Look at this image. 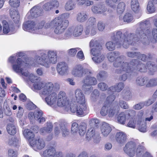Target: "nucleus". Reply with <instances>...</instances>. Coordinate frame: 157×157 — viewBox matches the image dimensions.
I'll list each match as a JSON object with an SVG mask.
<instances>
[{
  "label": "nucleus",
  "instance_id": "c85d7f7f",
  "mask_svg": "<svg viewBox=\"0 0 157 157\" xmlns=\"http://www.w3.org/2000/svg\"><path fill=\"white\" fill-rule=\"evenodd\" d=\"M59 152H57L53 147H50L48 149L44 151L43 155L45 157H56L57 154H59Z\"/></svg>",
  "mask_w": 157,
  "mask_h": 157
},
{
  "label": "nucleus",
  "instance_id": "6e6d98bb",
  "mask_svg": "<svg viewBox=\"0 0 157 157\" xmlns=\"http://www.w3.org/2000/svg\"><path fill=\"white\" fill-rule=\"evenodd\" d=\"M136 121L135 118H131L127 124L128 126L132 128H135L136 127Z\"/></svg>",
  "mask_w": 157,
  "mask_h": 157
},
{
  "label": "nucleus",
  "instance_id": "13d9d810",
  "mask_svg": "<svg viewBox=\"0 0 157 157\" xmlns=\"http://www.w3.org/2000/svg\"><path fill=\"white\" fill-rule=\"evenodd\" d=\"M105 25L104 23L102 21H99L97 24V28L100 32H103L105 29Z\"/></svg>",
  "mask_w": 157,
  "mask_h": 157
},
{
  "label": "nucleus",
  "instance_id": "9d476101",
  "mask_svg": "<svg viewBox=\"0 0 157 157\" xmlns=\"http://www.w3.org/2000/svg\"><path fill=\"white\" fill-rule=\"evenodd\" d=\"M107 59L110 62H113L115 61L113 65L114 67H120V69H117L115 70V73L117 70H122V66L123 63H126L124 62L123 60L125 58L123 56H120V53L117 51L111 52L108 53L107 55ZM117 74H118L117 73Z\"/></svg>",
  "mask_w": 157,
  "mask_h": 157
},
{
  "label": "nucleus",
  "instance_id": "bb28decb",
  "mask_svg": "<svg viewBox=\"0 0 157 157\" xmlns=\"http://www.w3.org/2000/svg\"><path fill=\"white\" fill-rule=\"evenodd\" d=\"M101 133L105 137H107L112 131V128L109 124L103 122L100 127Z\"/></svg>",
  "mask_w": 157,
  "mask_h": 157
},
{
  "label": "nucleus",
  "instance_id": "dca6fc26",
  "mask_svg": "<svg viewBox=\"0 0 157 157\" xmlns=\"http://www.w3.org/2000/svg\"><path fill=\"white\" fill-rule=\"evenodd\" d=\"M69 109L71 112L75 113L76 112V114L78 115H82L87 113V107H85V109H83L80 105L75 103H69Z\"/></svg>",
  "mask_w": 157,
  "mask_h": 157
},
{
  "label": "nucleus",
  "instance_id": "79ce46f5",
  "mask_svg": "<svg viewBox=\"0 0 157 157\" xmlns=\"http://www.w3.org/2000/svg\"><path fill=\"white\" fill-rule=\"evenodd\" d=\"M119 19L120 20H123L124 22H129L132 21L133 17L131 14L127 13L124 15L123 18V17L120 15L119 17Z\"/></svg>",
  "mask_w": 157,
  "mask_h": 157
},
{
  "label": "nucleus",
  "instance_id": "c9c22d12",
  "mask_svg": "<svg viewBox=\"0 0 157 157\" xmlns=\"http://www.w3.org/2000/svg\"><path fill=\"white\" fill-rule=\"evenodd\" d=\"M148 81V78L146 77L139 76L137 77L136 80V85L139 86H143L146 85Z\"/></svg>",
  "mask_w": 157,
  "mask_h": 157
},
{
  "label": "nucleus",
  "instance_id": "3c124183",
  "mask_svg": "<svg viewBox=\"0 0 157 157\" xmlns=\"http://www.w3.org/2000/svg\"><path fill=\"white\" fill-rule=\"evenodd\" d=\"M99 94L98 91L96 89L94 90L91 94V99L93 101L95 102L97 101L98 99Z\"/></svg>",
  "mask_w": 157,
  "mask_h": 157
},
{
  "label": "nucleus",
  "instance_id": "4d7b16f0",
  "mask_svg": "<svg viewBox=\"0 0 157 157\" xmlns=\"http://www.w3.org/2000/svg\"><path fill=\"white\" fill-rule=\"evenodd\" d=\"M80 49V48H71L68 50V53L70 56H74L75 55L77 51L79 50Z\"/></svg>",
  "mask_w": 157,
  "mask_h": 157
},
{
  "label": "nucleus",
  "instance_id": "69168bd1",
  "mask_svg": "<svg viewBox=\"0 0 157 157\" xmlns=\"http://www.w3.org/2000/svg\"><path fill=\"white\" fill-rule=\"evenodd\" d=\"M117 1V0H106V3L110 7L115 8L116 6L115 4Z\"/></svg>",
  "mask_w": 157,
  "mask_h": 157
},
{
  "label": "nucleus",
  "instance_id": "f704fd0d",
  "mask_svg": "<svg viewBox=\"0 0 157 157\" xmlns=\"http://www.w3.org/2000/svg\"><path fill=\"white\" fill-rule=\"evenodd\" d=\"M6 130L9 134L14 135L17 132V128L14 123H8L6 126Z\"/></svg>",
  "mask_w": 157,
  "mask_h": 157
},
{
  "label": "nucleus",
  "instance_id": "aec40b11",
  "mask_svg": "<svg viewBox=\"0 0 157 157\" xmlns=\"http://www.w3.org/2000/svg\"><path fill=\"white\" fill-rule=\"evenodd\" d=\"M56 70L58 73L59 75H64L67 74L68 71V65L64 62H59L57 64Z\"/></svg>",
  "mask_w": 157,
  "mask_h": 157
},
{
  "label": "nucleus",
  "instance_id": "a878e982",
  "mask_svg": "<svg viewBox=\"0 0 157 157\" xmlns=\"http://www.w3.org/2000/svg\"><path fill=\"white\" fill-rule=\"evenodd\" d=\"M127 139V135L124 132L120 131L116 133L115 140L120 145H122L125 142Z\"/></svg>",
  "mask_w": 157,
  "mask_h": 157
},
{
  "label": "nucleus",
  "instance_id": "37998d69",
  "mask_svg": "<svg viewBox=\"0 0 157 157\" xmlns=\"http://www.w3.org/2000/svg\"><path fill=\"white\" fill-rule=\"evenodd\" d=\"M157 86V78L150 79L148 78V81L146 84V87H152Z\"/></svg>",
  "mask_w": 157,
  "mask_h": 157
},
{
  "label": "nucleus",
  "instance_id": "6e6552de",
  "mask_svg": "<svg viewBox=\"0 0 157 157\" xmlns=\"http://www.w3.org/2000/svg\"><path fill=\"white\" fill-rule=\"evenodd\" d=\"M94 72L88 64H85L75 65L72 70L71 74L75 77L82 78L85 75H93Z\"/></svg>",
  "mask_w": 157,
  "mask_h": 157
},
{
  "label": "nucleus",
  "instance_id": "9b49d317",
  "mask_svg": "<svg viewBox=\"0 0 157 157\" xmlns=\"http://www.w3.org/2000/svg\"><path fill=\"white\" fill-rule=\"evenodd\" d=\"M91 75H86V76L82 80L83 84L82 86V89L85 93H90L93 89L91 86L95 85L97 83L96 78L94 77L90 76Z\"/></svg>",
  "mask_w": 157,
  "mask_h": 157
},
{
  "label": "nucleus",
  "instance_id": "a19ab883",
  "mask_svg": "<svg viewBox=\"0 0 157 157\" xmlns=\"http://www.w3.org/2000/svg\"><path fill=\"white\" fill-rule=\"evenodd\" d=\"M75 6L74 0H68L65 5V9L68 11L71 10L75 8Z\"/></svg>",
  "mask_w": 157,
  "mask_h": 157
},
{
  "label": "nucleus",
  "instance_id": "603ef678",
  "mask_svg": "<svg viewBox=\"0 0 157 157\" xmlns=\"http://www.w3.org/2000/svg\"><path fill=\"white\" fill-rule=\"evenodd\" d=\"M79 128V126L78 123L76 122L73 123L72 124L71 133L73 134L77 133L78 131Z\"/></svg>",
  "mask_w": 157,
  "mask_h": 157
},
{
  "label": "nucleus",
  "instance_id": "774afa93",
  "mask_svg": "<svg viewBox=\"0 0 157 157\" xmlns=\"http://www.w3.org/2000/svg\"><path fill=\"white\" fill-rule=\"evenodd\" d=\"M46 129L48 133H50L52 130L53 125L51 122H47L46 123Z\"/></svg>",
  "mask_w": 157,
  "mask_h": 157
},
{
  "label": "nucleus",
  "instance_id": "49530a36",
  "mask_svg": "<svg viewBox=\"0 0 157 157\" xmlns=\"http://www.w3.org/2000/svg\"><path fill=\"white\" fill-rule=\"evenodd\" d=\"M87 128L86 125L82 123L79 126L78 133L81 136H83L86 133Z\"/></svg>",
  "mask_w": 157,
  "mask_h": 157
},
{
  "label": "nucleus",
  "instance_id": "1a4fd4ad",
  "mask_svg": "<svg viewBox=\"0 0 157 157\" xmlns=\"http://www.w3.org/2000/svg\"><path fill=\"white\" fill-rule=\"evenodd\" d=\"M44 24V21L36 24L33 21H28L24 23L22 28L25 31L33 33L46 35V33L42 32V29Z\"/></svg>",
  "mask_w": 157,
  "mask_h": 157
},
{
  "label": "nucleus",
  "instance_id": "8fccbe9b",
  "mask_svg": "<svg viewBox=\"0 0 157 157\" xmlns=\"http://www.w3.org/2000/svg\"><path fill=\"white\" fill-rule=\"evenodd\" d=\"M105 45L107 49L109 51H112L115 49L116 44L112 41L107 42Z\"/></svg>",
  "mask_w": 157,
  "mask_h": 157
},
{
  "label": "nucleus",
  "instance_id": "c03bdc74",
  "mask_svg": "<svg viewBox=\"0 0 157 157\" xmlns=\"http://www.w3.org/2000/svg\"><path fill=\"white\" fill-rule=\"evenodd\" d=\"M145 116L144 115V112L143 110L140 111L138 113L135 119L136 121L138 124H139L142 122Z\"/></svg>",
  "mask_w": 157,
  "mask_h": 157
},
{
  "label": "nucleus",
  "instance_id": "09e8293b",
  "mask_svg": "<svg viewBox=\"0 0 157 157\" xmlns=\"http://www.w3.org/2000/svg\"><path fill=\"white\" fill-rule=\"evenodd\" d=\"M125 5L124 3L123 2H120L118 5L117 8V11L119 14L122 13L125 10Z\"/></svg>",
  "mask_w": 157,
  "mask_h": 157
},
{
  "label": "nucleus",
  "instance_id": "338daca9",
  "mask_svg": "<svg viewBox=\"0 0 157 157\" xmlns=\"http://www.w3.org/2000/svg\"><path fill=\"white\" fill-rule=\"evenodd\" d=\"M4 113L7 116H10L12 114V112L9 107L6 104L4 105Z\"/></svg>",
  "mask_w": 157,
  "mask_h": 157
},
{
  "label": "nucleus",
  "instance_id": "de8ad7c7",
  "mask_svg": "<svg viewBox=\"0 0 157 157\" xmlns=\"http://www.w3.org/2000/svg\"><path fill=\"white\" fill-rule=\"evenodd\" d=\"M126 118V114L124 112H121L117 117V121L119 123L124 124H125Z\"/></svg>",
  "mask_w": 157,
  "mask_h": 157
},
{
  "label": "nucleus",
  "instance_id": "0eeeda50",
  "mask_svg": "<svg viewBox=\"0 0 157 157\" xmlns=\"http://www.w3.org/2000/svg\"><path fill=\"white\" fill-rule=\"evenodd\" d=\"M54 86L49 84L47 86V90L41 92L40 94H43V96H46L45 100L47 104L52 106L55 107L56 105V101L57 100V94L53 91Z\"/></svg>",
  "mask_w": 157,
  "mask_h": 157
},
{
  "label": "nucleus",
  "instance_id": "393cba45",
  "mask_svg": "<svg viewBox=\"0 0 157 157\" xmlns=\"http://www.w3.org/2000/svg\"><path fill=\"white\" fill-rule=\"evenodd\" d=\"M59 5V2L57 0H52L45 3L43 6V8L45 11H49L54 8H57Z\"/></svg>",
  "mask_w": 157,
  "mask_h": 157
},
{
  "label": "nucleus",
  "instance_id": "0e129e2a",
  "mask_svg": "<svg viewBox=\"0 0 157 157\" xmlns=\"http://www.w3.org/2000/svg\"><path fill=\"white\" fill-rule=\"evenodd\" d=\"M127 56L129 57L134 58L140 55V52H128L126 53Z\"/></svg>",
  "mask_w": 157,
  "mask_h": 157
},
{
  "label": "nucleus",
  "instance_id": "f8f14e48",
  "mask_svg": "<svg viewBox=\"0 0 157 157\" xmlns=\"http://www.w3.org/2000/svg\"><path fill=\"white\" fill-rule=\"evenodd\" d=\"M57 101V105L58 106L63 107L67 111L69 110L70 101L65 92L63 91L59 92Z\"/></svg>",
  "mask_w": 157,
  "mask_h": 157
},
{
  "label": "nucleus",
  "instance_id": "a18cd8bd",
  "mask_svg": "<svg viewBox=\"0 0 157 157\" xmlns=\"http://www.w3.org/2000/svg\"><path fill=\"white\" fill-rule=\"evenodd\" d=\"M105 59L104 56L102 54L100 55H96L92 58V59L96 63H99L102 62Z\"/></svg>",
  "mask_w": 157,
  "mask_h": 157
},
{
  "label": "nucleus",
  "instance_id": "864d4df0",
  "mask_svg": "<svg viewBox=\"0 0 157 157\" xmlns=\"http://www.w3.org/2000/svg\"><path fill=\"white\" fill-rule=\"evenodd\" d=\"M147 10L149 13H154L155 11V6L151 2H149L147 7Z\"/></svg>",
  "mask_w": 157,
  "mask_h": 157
},
{
  "label": "nucleus",
  "instance_id": "39448f33",
  "mask_svg": "<svg viewBox=\"0 0 157 157\" xmlns=\"http://www.w3.org/2000/svg\"><path fill=\"white\" fill-rule=\"evenodd\" d=\"M27 66V64L23 61L21 58H19L17 59L16 63L13 65L12 68L13 70L17 73H21L26 77L29 76V78L30 81L34 83L40 78H38L32 73L29 75Z\"/></svg>",
  "mask_w": 157,
  "mask_h": 157
},
{
  "label": "nucleus",
  "instance_id": "5fc2aeb1",
  "mask_svg": "<svg viewBox=\"0 0 157 157\" xmlns=\"http://www.w3.org/2000/svg\"><path fill=\"white\" fill-rule=\"evenodd\" d=\"M113 94H111L112 95L109 96L107 97L105 104L108 105H111L110 104L115 99V96Z\"/></svg>",
  "mask_w": 157,
  "mask_h": 157
},
{
  "label": "nucleus",
  "instance_id": "c756f323",
  "mask_svg": "<svg viewBox=\"0 0 157 157\" xmlns=\"http://www.w3.org/2000/svg\"><path fill=\"white\" fill-rule=\"evenodd\" d=\"M97 33V30L96 28L94 26L87 27L84 30L83 36L86 37L90 35L93 36L95 35Z\"/></svg>",
  "mask_w": 157,
  "mask_h": 157
},
{
  "label": "nucleus",
  "instance_id": "412c9836",
  "mask_svg": "<svg viewBox=\"0 0 157 157\" xmlns=\"http://www.w3.org/2000/svg\"><path fill=\"white\" fill-rule=\"evenodd\" d=\"M41 14V11L40 7L35 6L32 8L27 15L26 17H27L29 19H31L40 16Z\"/></svg>",
  "mask_w": 157,
  "mask_h": 157
},
{
  "label": "nucleus",
  "instance_id": "a211bd4d",
  "mask_svg": "<svg viewBox=\"0 0 157 157\" xmlns=\"http://www.w3.org/2000/svg\"><path fill=\"white\" fill-rule=\"evenodd\" d=\"M91 11L95 14L105 15L107 9L104 4L99 3L93 5L92 7Z\"/></svg>",
  "mask_w": 157,
  "mask_h": 157
},
{
  "label": "nucleus",
  "instance_id": "5701e85b",
  "mask_svg": "<svg viewBox=\"0 0 157 157\" xmlns=\"http://www.w3.org/2000/svg\"><path fill=\"white\" fill-rule=\"evenodd\" d=\"M30 145L37 149L41 150L46 145L45 141L42 138L38 139L37 140L35 139L30 142Z\"/></svg>",
  "mask_w": 157,
  "mask_h": 157
},
{
  "label": "nucleus",
  "instance_id": "e2e57ef3",
  "mask_svg": "<svg viewBox=\"0 0 157 157\" xmlns=\"http://www.w3.org/2000/svg\"><path fill=\"white\" fill-rule=\"evenodd\" d=\"M152 35L153 38L152 42L157 43V29L153 28L152 30Z\"/></svg>",
  "mask_w": 157,
  "mask_h": 157
},
{
  "label": "nucleus",
  "instance_id": "2f4dec72",
  "mask_svg": "<svg viewBox=\"0 0 157 157\" xmlns=\"http://www.w3.org/2000/svg\"><path fill=\"white\" fill-rule=\"evenodd\" d=\"M10 14L11 18L15 23H17L19 22L20 20V16L18 12L15 9H10Z\"/></svg>",
  "mask_w": 157,
  "mask_h": 157
},
{
  "label": "nucleus",
  "instance_id": "7ed1b4c3",
  "mask_svg": "<svg viewBox=\"0 0 157 157\" xmlns=\"http://www.w3.org/2000/svg\"><path fill=\"white\" fill-rule=\"evenodd\" d=\"M57 60V55L56 52L49 51L46 54L42 51H39L36 53L32 64L35 67L41 65L46 68H49L51 63H55Z\"/></svg>",
  "mask_w": 157,
  "mask_h": 157
},
{
  "label": "nucleus",
  "instance_id": "7c9ffc66",
  "mask_svg": "<svg viewBox=\"0 0 157 157\" xmlns=\"http://www.w3.org/2000/svg\"><path fill=\"white\" fill-rule=\"evenodd\" d=\"M88 18L87 13L85 11H82L77 14L76 19L78 22L83 23L85 22L87 19Z\"/></svg>",
  "mask_w": 157,
  "mask_h": 157
},
{
  "label": "nucleus",
  "instance_id": "72a5a7b5",
  "mask_svg": "<svg viewBox=\"0 0 157 157\" xmlns=\"http://www.w3.org/2000/svg\"><path fill=\"white\" fill-rule=\"evenodd\" d=\"M130 5L131 9L134 12L136 13L140 14L139 3L138 0H131Z\"/></svg>",
  "mask_w": 157,
  "mask_h": 157
},
{
  "label": "nucleus",
  "instance_id": "ddd939ff",
  "mask_svg": "<svg viewBox=\"0 0 157 157\" xmlns=\"http://www.w3.org/2000/svg\"><path fill=\"white\" fill-rule=\"evenodd\" d=\"M49 84L53 86V84L51 82H48L46 83L42 80L40 78L37 79L33 84L34 88L37 90H41L39 92V95L41 97L43 96V94H40L41 92L45 91L47 90V86H48Z\"/></svg>",
  "mask_w": 157,
  "mask_h": 157
},
{
  "label": "nucleus",
  "instance_id": "6ab92c4d",
  "mask_svg": "<svg viewBox=\"0 0 157 157\" xmlns=\"http://www.w3.org/2000/svg\"><path fill=\"white\" fill-rule=\"evenodd\" d=\"M86 138L88 140H94V142L96 143H98L100 140L99 135L95 132V129L93 128H90L87 131Z\"/></svg>",
  "mask_w": 157,
  "mask_h": 157
},
{
  "label": "nucleus",
  "instance_id": "f3484780",
  "mask_svg": "<svg viewBox=\"0 0 157 157\" xmlns=\"http://www.w3.org/2000/svg\"><path fill=\"white\" fill-rule=\"evenodd\" d=\"M90 47H93L90 50V53L93 56L100 55L101 54L102 47L96 40H92L90 42Z\"/></svg>",
  "mask_w": 157,
  "mask_h": 157
},
{
  "label": "nucleus",
  "instance_id": "f03ea898",
  "mask_svg": "<svg viewBox=\"0 0 157 157\" xmlns=\"http://www.w3.org/2000/svg\"><path fill=\"white\" fill-rule=\"evenodd\" d=\"M69 24L67 20H62L61 17H56L50 22L47 23L44 28H48L55 26L54 33L58 36L57 38L63 40L69 38L72 34L76 37L79 36L82 34L83 35L84 31L83 26L78 25L72 28H69L63 34V33L67 29Z\"/></svg>",
  "mask_w": 157,
  "mask_h": 157
},
{
  "label": "nucleus",
  "instance_id": "4468645a",
  "mask_svg": "<svg viewBox=\"0 0 157 157\" xmlns=\"http://www.w3.org/2000/svg\"><path fill=\"white\" fill-rule=\"evenodd\" d=\"M55 127L54 128V133L56 136H58L60 134V130L62 131V136L63 137L67 136L69 134V130L65 127L64 124L62 123H55L54 124Z\"/></svg>",
  "mask_w": 157,
  "mask_h": 157
},
{
  "label": "nucleus",
  "instance_id": "473e14b6",
  "mask_svg": "<svg viewBox=\"0 0 157 157\" xmlns=\"http://www.w3.org/2000/svg\"><path fill=\"white\" fill-rule=\"evenodd\" d=\"M107 108L108 115L110 117H113L119 110V108L117 106H113L112 105H109Z\"/></svg>",
  "mask_w": 157,
  "mask_h": 157
},
{
  "label": "nucleus",
  "instance_id": "58836bf2",
  "mask_svg": "<svg viewBox=\"0 0 157 157\" xmlns=\"http://www.w3.org/2000/svg\"><path fill=\"white\" fill-rule=\"evenodd\" d=\"M123 98L126 101L130 100L132 98L131 92L129 89H124L122 92Z\"/></svg>",
  "mask_w": 157,
  "mask_h": 157
},
{
  "label": "nucleus",
  "instance_id": "2eb2a0df",
  "mask_svg": "<svg viewBox=\"0 0 157 157\" xmlns=\"http://www.w3.org/2000/svg\"><path fill=\"white\" fill-rule=\"evenodd\" d=\"M75 97L76 102L78 105L83 107V109L87 107L85 95L82 90L79 89H77L75 91Z\"/></svg>",
  "mask_w": 157,
  "mask_h": 157
},
{
  "label": "nucleus",
  "instance_id": "423d86ee",
  "mask_svg": "<svg viewBox=\"0 0 157 157\" xmlns=\"http://www.w3.org/2000/svg\"><path fill=\"white\" fill-rule=\"evenodd\" d=\"M145 148L141 145L138 146L136 150V144L131 141L127 143L124 148V151L128 156L130 157L134 156L136 151L137 157H142L143 154L145 153Z\"/></svg>",
  "mask_w": 157,
  "mask_h": 157
},
{
  "label": "nucleus",
  "instance_id": "b1692460",
  "mask_svg": "<svg viewBox=\"0 0 157 157\" xmlns=\"http://www.w3.org/2000/svg\"><path fill=\"white\" fill-rule=\"evenodd\" d=\"M2 22L3 25L2 35H10L14 33V28L12 25H9L6 21H3Z\"/></svg>",
  "mask_w": 157,
  "mask_h": 157
},
{
  "label": "nucleus",
  "instance_id": "680f3d73",
  "mask_svg": "<svg viewBox=\"0 0 157 157\" xmlns=\"http://www.w3.org/2000/svg\"><path fill=\"white\" fill-rule=\"evenodd\" d=\"M19 0H10L9 4L10 6L14 7H17L19 6Z\"/></svg>",
  "mask_w": 157,
  "mask_h": 157
},
{
  "label": "nucleus",
  "instance_id": "ea45409f",
  "mask_svg": "<svg viewBox=\"0 0 157 157\" xmlns=\"http://www.w3.org/2000/svg\"><path fill=\"white\" fill-rule=\"evenodd\" d=\"M6 143L10 146H17L19 144V141L18 138L10 136L9 137Z\"/></svg>",
  "mask_w": 157,
  "mask_h": 157
},
{
  "label": "nucleus",
  "instance_id": "bf43d9fd",
  "mask_svg": "<svg viewBox=\"0 0 157 157\" xmlns=\"http://www.w3.org/2000/svg\"><path fill=\"white\" fill-rule=\"evenodd\" d=\"M108 105L106 104H105L102 108L100 111V114L102 116H104L108 114L107 107H108Z\"/></svg>",
  "mask_w": 157,
  "mask_h": 157
},
{
  "label": "nucleus",
  "instance_id": "20e7f679",
  "mask_svg": "<svg viewBox=\"0 0 157 157\" xmlns=\"http://www.w3.org/2000/svg\"><path fill=\"white\" fill-rule=\"evenodd\" d=\"M141 72L147 71V68L146 65L136 59H133L130 62L123 63L122 66V70H117L116 72L118 74H121L123 72L130 73L135 70Z\"/></svg>",
  "mask_w": 157,
  "mask_h": 157
},
{
  "label": "nucleus",
  "instance_id": "cd10ccee",
  "mask_svg": "<svg viewBox=\"0 0 157 157\" xmlns=\"http://www.w3.org/2000/svg\"><path fill=\"white\" fill-rule=\"evenodd\" d=\"M124 85L123 83L120 82L117 84L111 86L108 89V93L110 94H114L115 92H119L124 88Z\"/></svg>",
  "mask_w": 157,
  "mask_h": 157
},
{
  "label": "nucleus",
  "instance_id": "4be33fe9",
  "mask_svg": "<svg viewBox=\"0 0 157 157\" xmlns=\"http://www.w3.org/2000/svg\"><path fill=\"white\" fill-rule=\"evenodd\" d=\"M43 114V112L41 110L36 111L34 113L30 112L29 114V118L32 119L34 117L35 119L36 120L40 123L44 122L46 120L44 117H42Z\"/></svg>",
  "mask_w": 157,
  "mask_h": 157
},
{
  "label": "nucleus",
  "instance_id": "e433bc0d",
  "mask_svg": "<svg viewBox=\"0 0 157 157\" xmlns=\"http://www.w3.org/2000/svg\"><path fill=\"white\" fill-rule=\"evenodd\" d=\"M23 134L27 139L30 144V142L34 139V135L30 130L28 129H25L23 131Z\"/></svg>",
  "mask_w": 157,
  "mask_h": 157
},
{
  "label": "nucleus",
  "instance_id": "f257e3e1",
  "mask_svg": "<svg viewBox=\"0 0 157 157\" xmlns=\"http://www.w3.org/2000/svg\"><path fill=\"white\" fill-rule=\"evenodd\" d=\"M137 26L136 34L129 33L126 36L120 31L114 32L112 33L111 38L115 42L117 48L123 46L125 48H127L133 42H136L139 40L144 44H149L148 37L151 33L149 22L147 20L143 21L138 24Z\"/></svg>",
  "mask_w": 157,
  "mask_h": 157
},
{
  "label": "nucleus",
  "instance_id": "4c0bfd02",
  "mask_svg": "<svg viewBox=\"0 0 157 157\" xmlns=\"http://www.w3.org/2000/svg\"><path fill=\"white\" fill-rule=\"evenodd\" d=\"M149 72L151 75H153L157 71V67L153 63L149 62L147 63Z\"/></svg>",
  "mask_w": 157,
  "mask_h": 157
},
{
  "label": "nucleus",
  "instance_id": "052dcab7",
  "mask_svg": "<svg viewBox=\"0 0 157 157\" xmlns=\"http://www.w3.org/2000/svg\"><path fill=\"white\" fill-rule=\"evenodd\" d=\"M8 157H17V151L10 149L8 151Z\"/></svg>",
  "mask_w": 157,
  "mask_h": 157
}]
</instances>
